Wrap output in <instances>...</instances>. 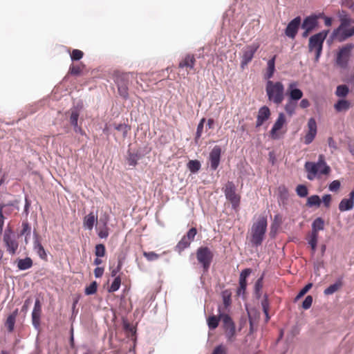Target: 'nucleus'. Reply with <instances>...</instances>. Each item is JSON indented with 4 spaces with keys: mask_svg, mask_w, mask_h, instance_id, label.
I'll list each match as a JSON object with an SVG mask.
<instances>
[{
    "mask_svg": "<svg viewBox=\"0 0 354 354\" xmlns=\"http://www.w3.org/2000/svg\"><path fill=\"white\" fill-rule=\"evenodd\" d=\"M286 94L288 98L284 106V110L289 116H292L295 114L298 101L303 97L304 93L298 87L297 82H292L289 84Z\"/></svg>",
    "mask_w": 354,
    "mask_h": 354,
    "instance_id": "obj_1",
    "label": "nucleus"
},
{
    "mask_svg": "<svg viewBox=\"0 0 354 354\" xmlns=\"http://www.w3.org/2000/svg\"><path fill=\"white\" fill-rule=\"evenodd\" d=\"M132 78H134V73L132 72L115 71L113 73V80L117 86L118 93L124 100L129 99V87Z\"/></svg>",
    "mask_w": 354,
    "mask_h": 354,
    "instance_id": "obj_2",
    "label": "nucleus"
},
{
    "mask_svg": "<svg viewBox=\"0 0 354 354\" xmlns=\"http://www.w3.org/2000/svg\"><path fill=\"white\" fill-rule=\"evenodd\" d=\"M329 32V30H323L309 37L308 51L310 53L315 51V61L316 62L320 59L322 54L324 43Z\"/></svg>",
    "mask_w": 354,
    "mask_h": 354,
    "instance_id": "obj_3",
    "label": "nucleus"
},
{
    "mask_svg": "<svg viewBox=\"0 0 354 354\" xmlns=\"http://www.w3.org/2000/svg\"><path fill=\"white\" fill-rule=\"evenodd\" d=\"M266 91L268 100L275 104H281L284 99V86L281 82L268 80Z\"/></svg>",
    "mask_w": 354,
    "mask_h": 354,
    "instance_id": "obj_4",
    "label": "nucleus"
},
{
    "mask_svg": "<svg viewBox=\"0 0 354 354\" xmlns=\"http://www.w3.org/2000/svg\"><path fill=\"white\" fill-rule=\"evenodd\" d=\"M267 230V220L266 218H260L252 226L251 243L254 247H258L262 244Z\"/></svg>",
    "mask_w": 354,
    "mask_h": 354,
    "instance_id": "obj_5",
    "label": "nucleus"
},
{
    "mask_svg": "<svg viewBox=\"0 0 354 354\" xmlns=\"http://www.w3.org/2000/svg\"><path fill=\"white\" fill-rule=\"evenodd\" d=\"M213 257L212 251L207 246H201L197 249L196 259L201 264L203 272H207L209 270Z\"/></svg>",
    "mask_w": 354,
    "mask_h": 354,
    "instance_id": "obj_6",
    "label": "nucleus"
},
{
    "mask_svg": "<svg viewBox=\"0 0 354 354\" xmlns=\"http://www.w3.org/2000/svg\"><path fill=\"white\" fill-rule=\"evenodd\" d=\"M236 185L232 181H227L223 187L225 198L230 202L233 209H236L241 202V196L236 193Z\"/></svg>",
    "mask_w": 354,
    "mask_h": 354,
    "instance_id": "obj_7",
    "label": "nucleus"
},
{
    "mask_svg": "<svg viewBox=\"0 0 354 354\" xmlns=\"http://www.w3.org/2000/svg\"><path fill=\"white\" fill-rule=\"evenodd\" d=\"M354 48V44L348 43L339 48L336 56V63L342 68H346L348 64V59L351 50Z\"/></svg>",
    "mask_w": 354,
    "mask_h": 354,
    "instance_id": "obj_8",
    "label": "nucleus"
},
{
    "mask_svg": "<svg viewBox=\"0 0 354 354\" xmlns=\"http://www.w3.org/2000/svg\"><path fill=\"white\" fill-rule=\"evenodd\" d=\"M3 241L6 247L7 252L11 255L15 254L18 248L19 243L10 228L5 230Z\"/></svg>",
    "mask_w": 354,
    "mask_h": 354,
    "instance_id": "obj_9",
    "label": "nucleus"
},
{
    "mask_svg": "<svg viewBox=\"0 0 354 354\" xmlns=\"http://www.w3.org/2000/svg\"><path fill=\"white\" fill-rule=\"evenodd\" d=\"M301 17L300 16L295 17L291 19L284 29V35L292 39H294L301 28Z\"/></svg>",
    "mask_w": 354,
    "mask_h": 354,
    "instance_id": "obj_10",
    "label": "nucleus"
},
{
    "mask_svg": "<svg viewBox=\"0 0 354 354\" xmlns=\"http://www.w3.org/2000/svg\"><path fill=\"white\" fill-rule=\"evenodd\" d=\"M259 47V46L258 44H252L246 46L243 49V55L241 62V68L242 69H244L245 67L248 64V63H250L252 61Z\"/></svg>",
    "mask_w": 354,
    "mask_h": 354,
    "instance_id": "obj_11",
    "label": "nucleus"
},
{
    "mask_svg": "<svg viewBox=\"0 0 354 354\" xmlns=\"http://www.w3.org/2000/svg\"><path fill=\"white\" fill-rule=\"evenodd\" d=\"M323 13L311 14L301 21V28H306L312 32L319 28V19L322 17Z\"/></svg>",
    "mask_w": 354,
    "mask_h": 354,
    "instance_id": "obj_12",
    "label": "nucleus"
},
{
    "mask_svg": "<svg viewBox=\"0 0 354 354\" xmlns=\"http://www.w3.org/2000/svg\"><path fill=\"white\" fill-rule=\"evenodd\" d=\"M41 304L40 300L37 298L35 301L34 308L32 312V324L34 328L38 332L40 331L41 323Z\"/></svg>",
    "mask_w": 354,
    "mask_h": 354,
    "instance_id": "obj_13",
    "label": "nucleus"
},
{
    "mask_svg": "<svg viewBox=\"0 0 354 354\" xmlns=\"http://www.w3.org/2000/svg\"><path fill=\"white\" fill-rule=\"evenodd\" d=\"M308 131L304 136V144L306 145L312 143L317 133V126L314 118H310L308 121Z\"/></svg>",
    "mask_w": 354,
    "mask_h": 354,
    "instance_id": "obj_14",
    "label": "nucleus"
},
{
    "mask_svg": "<svg viewBox=\"0 0 354 354\" xmlns=\"http://www.w3.org/2000/svg\"><path fill=\"white\" fill-rule=\"evenodd\" d=\"M33 236V250L37 253L39 257L44 260H48V254L44 248L41 245L39 240V235L38 233L34 230L32 232Z\"/></svg>",
    "mask_w": 354,
    "mask_h": 354,
    "instance_id": "obj_15",
    "label": "nucleus"
},
{
    "mask_svg": "<svg viewBox=\"0 0 354 354\" xmlns=\"http://www.w3.org/2000/svg\"><path fill=\"white\" fill-rule=\"evenodd\" d=\"M221 148L218 145H216L209 152V159L210 161V169L215 171L219 166L221 158Z\"/></svg>",
    "mask_w": 354,
    "mask_h": 354,
    "instance_id": "obj_16",
    "label": "nucleus"
},
{
    "mask_svg": "<svg viewBox=\"0 0 354 354\" xmlns=\"http://www.w3.org/2000/svg\"><path fill=\"white\" fill-rule=\"evenodd\" d=\"M286 123L285 114L283 112L279 113L278 118L274 122L271 130L270 131V136L273 140L279 139L277 132L279 131Z\"/></svg>",
    "mask_w": 354,
    "mask_h": 354,
    "instance_id": "obj_17",
    "label": "nucleus"
},
{
    "mask_svg": "<svg viewBox=\"0 0 354 354\" xmlns=\"http://www.w3.org/2000/svg\"><path fill=\"white\" fill-rule=\"evenodd\" d=\"M354 207V189L348 194V198H344L339 203V210L342 212L353 209Z\"/></svg>",
    "mask_w": 354,
    "mask_h": 354,
    "instance_id": "obj_18",
    "label": "nucleus"
},
{
    "mask_svg": "<svg viewBox=\"0 0 354 354\" xmlns=\"http://www.w3.org/2000/svg\"><path fill=\"white\" fill-rule=\"evenodd\" d=\"M271 115L268 106L264 105L259 109L255 127H260L266 121H267Z\"/></svg>",
    "mask_w": 354,
    "mask_h": 354,
    "instance_id": "obj_19",
    "label": "nucleus"
},
{
    "mask_svg": "<svg viewBox=\"0 0 354 354\" xmlns=\"http://www.w3.org/2000/svg\"><path fill=\"white\" fill-rule=\"evenodd\" d=\"M317 162L306 161L304 165V168L307 172V178L309 180H313L315 177L319 176L318 166Z\"/></svg>",
    "mask_w": 354,
    "mask_h": 354,
    "instance_id": "obj_20",
    "label": "nucleus"
},
{
    "mask_svg": "<svg viewBox=\"0 0 354 354\" xmlns=\"http://www.w3.org/2000/svg\"><path fill=\"white\" fill-rule=\"evenodd\" d=\"M97 222V212H91L84 217L83 227L85 230H91Z\"/></svg>",
    "mask_w": 354,
    "mask_h": 354,
    "instance_id": "obj_21",
    "label": "nucleus"
},
{
    "mask_svg": "<svg viewBox=\"0 0 354 354\" xmlns=\"http://www.w3.org/2000/svg\"><path fill=\"white\" fill-rule=\"evenodd\" d=\"M144 156L140 151L136 152H131L130 150L127 151V156L126 158L128 165L132 168L138 165V162Z\"/></svg>",
    "mask_w": 354,
    "mask_h": 354,
    "instance_id": "obj_22",
    "label": "nucleus"
},
{
    "mask_svg": "<svg viewBox=\"0 0 354 354\" xmlns=\"http://www.w3.org/2000/svg\"><path fill=\"white\" fill-rule=\"evenodd\" d=\"M317 164L318 166V173L319 176L320 175H328L330 174L331 169L330 166L326 163L323 155H320L319 156Z\"/></svg>",
    "mask_w": 354,
    "mask_h": 354,
    "instance_id": "obj_23",
    "label": "nucleus"
},
{
    "mask_svg": "<svg viewBox=\"0 0 354 354\" xmlns=\"http://www.w3.org/2000/svg\"><path fill=\"white\" fill-rule=\"evenodd\" d=\"M196 59L193 55L187 54L185 57L179 62L178 67L183 68L184 67L193 69L194 68Z\"/></svg>",
    "mask_w": 354,
    "mask_h": 354,
    "instance_id": "obj_24",
    "label": "nucleus"
},
{
    "mask_svg": "<svg viewBox=\"0 0 354 354\" xmlns=\"http://www.w3.org/2000/svg\"><path fill=\"white\" fill-rule=\"evenodd\" d=\"M342 279V277L337 278L334 283L330 285L324 290V294L325 295H330L337 292L343 285Z\"/></svg>",
    "mask_w": 354,
    "mask_h": 354,
    "instance_id": "obj_25",
    "label": "nucleus"
},
{
    "mask_svg": "<svg viewBox=\"0 0 354 354\" xmlns=\"http://www.w3.org/2000/svg\"><path fill=\"white\" fill-rule=\"evenodd\" d=\"M324 220L322 217L316 218L312 223L311 234L318 235V232L324 230Z\"/></svg>",
    "mask_w": 354,
    "mask_h": 354,
    "instance_id": "obj_26",
    "label": "nucleus"
},
{
    "mask_svg": "<svg viewBox=\"0 0 354 354\" xmlns=\"http://www.w3.org/2000/svg\"><path fill=\"white\" fill-rule=\"evenodd\" d=\"M17 262L18 269L22 271L30 268L33 265L32 259L28 257H26L24 259H18Z\"/></svg>",
    "mask_w": 354,
    "mask_h": 354,
    "instance_id": "obj_27",
    "label": "nucleus"
},
{
    "mask_svg": "<svg viewBox=\"0 0 354 354\" xmlns=\"http://www.w3.org/2000/svg\"><path fill=\"white\" fill-rule=\"evenodd\" d=\"M78 118L79 116H77L76 113H74L73 115H70V124L76 133H79L81 136H86L83 129L78 126Z\"/></svg>",
    "mask_w": 354,
    "mask_h": 354,
    "instance_id": "obj_28",
    "label": "nucleus"
},
{
    "mask_svg": "<svg viewBox=\"0 0 354 354\" xmlns=\"http://www.w3.org/2000/svg\"><path fill=\"white\" fill-rule=\"evenodd\" d=\"M354 35V26L351 28H344L342 29L339 35L338 36V41L339 42H343L346 41L347 39L353 37Z\"/></svg>",
    "mask_w": 354,
    "mask_h": 354,
    "instance_id": "obj_29",
    "label": "nucleus"
},
{
    "mask_svg": "<svg viewBox=\"0 0 354 354\" xmlns=\"http://www.w3.org/2000/svg\"><path fill=\"white\" fill-rule=\"evenodd\" d=\"M100 223H102V227H99L97 235L100 239H106L109 236V227H107V219L100 218Z\"/></svg>",
    "mask_w": 354,
    "mask_h": 354,
    "instance_id": "obj_30",
    "label": "nucleus"
},
{
    "mask_svg": "<svg viewBox=\"0 0 354 354\" xmlns=\"http://www.w3.org/2000/svg\"><path fill=\"white\" fill-rule=\"evenodd\" d=\"M218 311H219L218 316L223 322V327L225 329L227 328H230V327H232V326H235L232 319L228 314L223 313L221 312L220 307L218 308Z\"/></svg>",
    "mask_w": 354,
    "mask_h": 354,
    "instance_id": "obj_31",
    "label": "nucleus"
},
{
    "mask_svg": "<svg viewBox=\"0 0 354 354\" xmlns=\"http://www.w3.org/2000/svg\"><path fill=\"white\" fill-rule=\"evenodd\" d=\"M339 19L341 24L337 28H340L341 30L344 28L348 27L351 24V19L344 10H342V12L339 15Z\"/></svg>",
    "mask_w": 354,
    "mask_h": 354,
    "instance_id": "obj_32",
    "label": "nucleus"
},
{
    "mask_svg": "<svg viewBox=\"0 0 354 354\" xmlns=\"http://www.w3.org/2000/svg\"><path fill=\"white\" fill-rule=\"evenodd\" d=\"M275 59L276 55H274L272 58H270L267 63V73L266 74V78L270 79L272 77L274 71H275Z\"/></svg>",
    "mask_w": 354,
    "mask_h": 354,
    "instance_id": "obj_33",
    "label": "nucleus"
},
{
    "mask_svg": "<svg viewBox=\"0 0 354 354\" xmlns=\"http://www.w3.org/2000/svg\"><path fill=\"white\" fill-rule=\"evenodd\" d=\"M191 242L184 236L175 246V251L180 254L183 250L190 246Z\"/></svg>",
    "mask_w": 354,
    "mask_h": 354,
    "instance_id": "obj_34",
    "label": "nucleus"
},
{
    "mask_svg": "<svg viewBox=\"0 0 354 354\" xmlns=\"http://www.w3.org/2000/svg\"><path fill=\"white\" fill-rule=\"evenodd\" d=\"M187 167L192 174H196L201 168V163L198 160H191L187 162Z\"/></svg>",
    "mask_w": 354,
    "mask_h": 354,
    "instance_id": "obj_35",
    "label": "nucleus"
},
{
    "mask_svg": "<svg viewBox=\"0 0 354 354\" xmlns=\"http://www.w3.org/2000/svg\"><path fill=\"white\" fill-rule=\"evenodd\" d=\"M261 307L263 312L265 315L266 321L268 322L270 319V315H269V301H268V296L267 294H265L263 295V298L261 300Z\"/></svg>",
    "mask_w": 354,
    "mask_h": 354,
    "instance_id": "obj_36",
    "label": "nucleus"
},
{
    "mask_svg": "<svg viewBox=\"0 0 354 354\" xmlns=\"http://www.w3.org/2000/svg\"><path fill=\"white\" fill-rule=\"evenodd\" d=\"M349 107H350L349 101L344 100V99L339 100L334 105V108L337 112L346 111V110L348 109Z\"/></svg>",
    "mask_w": 354,
    "mask_h": 354,
    "instance_id": "obj_37",
    "label": "nucleus"
},
{
    "mask_svg": "<svg viewBox=\"0 0 354 354\" xmlns=\"http://www.w3.org/2000/svg\"><path fill=\"white\" fill-rule=\"evenodd\" d=\"M322 201L320 197L317 194H314L308 198L306 201V206L308 207H313L314 206L319 207Z\"/></svg>",
    "mask_w": 354,
    "mask_h": 354,
    "instance_id": "obj_38",
    "label": "nucleus"
},
{
    "mask_svg": "<svg viewBox=\"0 0 354 354\" xmlns=\"http://www.w3.org/2000/svg\"><path fill=\"white\" fill-rule=\"evenodd\" d=\"M349 93V88L346 84H340L337 86L335 95L340 97H345Z\"/></svg>",
    "mask_w": 354,
    "mask_h": 354,
    "instance_id": "obj_39",
    "label": "nucleus"
},
{
    "mask_svg": "<svg viewBox=\"0 0 354 354\" xmlns=\"http://www.w3.org/2000/svg\"><path fill=\"white\" fill-rule=\"evenodd\" d=\"M84 108V103L82 100H78L70 109L71 115H73L74 113L77 114V116H80V111Z\"/></svg>",
    "mask_w": 354,
    "mask_h": 354,
    "instance_id": "obj_40",
    "label": "nucleus"
},
{
    "mask_svg": "<svg viewBox=\"0 0 354 354\" xmlns=\"http://www.w3.org/2000/svg\"><path fill=\"white\" fill-rule=\"evenodd\" d=\"M113 127L115 130L119 131H122V136L124 138H126L128 134V131L131 129V126L124 124H113Z\"/></svg>",
    "mask_w": 354,
    "mask_h": 354,
    "instance_id": "obj_41",
    "label": "nucleus"
},
{
    "mask_svg": "<svg viewBox=\"0 0 354 354\" xmlns=\"http://www.w3.org/2000/svg\"><path fill=\"white\" fill-rule=\"evenodd\" d=\"M296 194L300 198H305L308 194V189L306 185L304 184H299L296 187Z\"/></svg>",
    "mask_w": 354,
    "mask_h": 354,
    "instance_id": "obj_42",
    "label": "nucleus"
},
{
    "mask_svg": "<svg viewBox=\"0 0 354 354\" xmlns=\"http://www.w3.org/2000/svg\"><path fill=\"white\" fill-rule=\"evenodd\" d=\"M121 285V278L120 276H117L113 279L111 285L108 288L109 292H114L119 290Z\"/></svg>",
    "mask_w": 354,
    "mask_h": 354,
    "instance_id": "obj_43",
    "label": "nucleus"
},
{
    "mask_svg": "<svg viewBox=\"0 0 354 354\" xmlns=\"http://www.w3.org/2000/svg\"><path fill=\"white\" fill-rule=\"evenodd\" d=\"M313 283H308L306 284L297 293L295 298V301H297L300 299L301 297H303L313 287Z\"/></svg>",
    "mask_w": 354,
    "mask_h": 354,
    "instance_id": "obj_44",
    "label": "nucleus"
},
{
    "mask_svg": "<svg viewBox=\"0 0 354 354\" xmlns=\"http://www.w3.org/2000/svg\"><path fill=\"white\" fill-rule=\"evenodd\" d=\"M122 326L125 332L129 333L132 337L136 335V328L131 325L127 320L123 319Z\"/></svg>",
    "mask_w": 354,
    "mask_h": 354,
    "instance_id": "obj_45",
    "label": "nucleus"
},
{
    "mask_svg": "<svg viewBox=\"0 0 354 354\" xmlns=\"http://www.w3.org/2000/svg\"><path fill=\"white\" fill-rule=\"evenodd\" d=\"M221 297L223 299L225 307L227 308L231 304V292L229 290H225L221 292Z\"/></svg>",
    "mask_w": 354,
    "mask_h": 354,
    "instance_id": "obj_46",
    "label": "nucleus"
},
{
    "mask_svg": "<svg viewBox=\"0 0 354 354\" xmlns=\"http://www.w3.org/2000/svg\"><path fill=\"white\" fill-rule=\"evenodd\" d=\"M97 290V283L95 281H92L89 286H86L84 289L86 295H93Z\"/></svg>",
    "mask_w": 354,
    "mask_h": 354,
    "instance_id": "obj_47",
    "label": "nucleus"
},
{
    "mask_svg": "<svg viewBox=\"0 0 354 354\" xmlns=\"http://www.w3.org/2000/svg\"><path fill=\"white\" fill-rule=\"evenodd\" d=\"M220 317H217L215 315L209 316L207 319V325L209 329H215L219 323Z\"/></svg>",
    "mask_w": 354,
    "mask_h": 354,
    "instance_id": "obj_48",
    "label": "nucleus"
},
{
    "mask_svg": "<svg viewBox=\"0 0 354 354\" xmlns=\"http://www.w3.org/2000/svg\"><path fill=\"white\" fill-rule=\"evenodd\" d=\"M80 297H76L75 298H73V304H72V309H71V316L70 317V320L72 322H74L75 319V317L78 313V310L76 308V306L79 302Z\"/></svg>",
    "mask_w": 354,
    "mask_h": 354,
    "instance_id": "obj_49",
    "label": "nucleus"
},
{
    "mask_svg": "<svg viewBox=\"0 0 354 354\" xmlns=\"http://www.w3.org/2000/svg\"><path fill=\"white\" fill-rule=\"evenodd\" d=\"M318 236V235L310 234L309 239L308 241V243L310 245L311 250L313 253H315L317 250Z\"/></svg>",
    "mask_w": 354,
    "mask_h": 354,
    "instance_id": "obj_50",
    "label": "nucleus"
},
{
    "mask_svg": "<svg viewBox=\"0 0 354 354\" xmlns=\"http://www.w3.org/2000/svg\"><path fill=\"white\" fill-rule=\"evenodd\" d=\"M106 253V248L104 244L99 243L95 247V255L97 257H103Z\"/></svg>",
    "mask_w": 354,
    "mask_h": 354,
    "instance_id": "obj_51",
    "label": "nucleus"
},
{
    "mask_svg": "<svg viewBox=\"0 0 354 354\" xmlns=\"http://www.w3.org/2000/svg\"><path fill=\"white\" fill-rule=\"evenodd\" d=\"M84 56V53L78 49H73L71 53V59L73 62L80 61Z\"/></svg>",
    "mask_w": 354,
    "mask_h": 354,
    "instance_id": "obj_52",
    "label": "nucleus"
},
{
    "mask_svg": "<svg viewBox=\"0 0 354 354\" xmlns=\"http://www.w3.org/2000/svg\"><path fill=\"white\" fill-rule=\"evenodd\" d=\"M13 203H9L8 204H1L0 205V234H1L3 231V224H4V216L3 214V209L6 206H13Z\"/></svg>",
    "mask_w": 354,
    "mask_h": 354,
    "instance_id": "obj_53",
    "label": "nucleus"
},
{
    "mask_svg": "<svg viewBox=\"0 0 354 354\" xmlns=\"http://www.w3.org/2000/svg\"><path fill=\"white\" fill-rule=\"evenodd\" d=\"M15 322L16 319L12 316H8L7 317L5 326L7 327L8 331L9 333H12L14 330Z\"/></svg>",
    "mask_w": 354,
    "mask_h": 354,
    "instance_id": "obj_54",
    "label": "nucleus"
},
{
    "mask_svg": "<svg viewBox=\"0 0 354 354\" xmlns=\"http://www.w3.org/2000/svg\"><path fill=\"white\" fill-rule=\"evenodd\" d=\"M143 256L147 259L148 261H155L158 260L160 255L155 252H143Z\"/></svg>",
    "mask_w": 354,
    "mask_h": 354,
    "instance_id": "obj_55",
    "label": "nucleus"
},
{
    "mask_svg": "<svg viewBox=\"0 0 354 354\" xmlns=\"http://www.w3.org/2000/svg\"><path fill=\"white\" fill-rule=\"evenodd\" d=\"M252 272V270L251 268L243 269L240 273L239 281L247 282V278L250 275Z\"/></svg>",
    "mask_w": 354,
    "mask_h": 354,
    "instance_id": "obj_56",
    "label": "nucleus"
},
{
    "mask_svg": "<svg viewBox=\"0 0 354 354\" xmlns=\"http://www.w3.org/2000/svg\"><path fill=\"white\" fill-rule=\"evenodd\" d=\"M205 122V118H202L199 123L198 124L196 136H195V140H197L201 137L203 127H204V122Z\"/></svg>",
    "mask_w": 354,
    "mask_h": 354,
    "instance_id": "obj_57",
    "label": "nucleus"
},
{
    "mask_svg": "<svg viewBox=\"0 0 354 354\" xmlns=\"http://www.w3.org/2000/svg\"><path fill=\"white\" fill-rule=\"evenodd\" d=\"M265 277V272H263L261 276L257 279L254 283V292H259L261 290L263 287V281Z\"/></svg>",
    "mask_w": 354,
    "mask_h": 354,
    "instance_id": "obj_58",
    "label": "nucleus"
},
{
    "mask_svg": "<svg viewBox=\"0 0 354 354\" xmlns=\"http://www.w3.org/2000/svg\"><path fill=\"white\" fill-rule=\"evenodd\" d=\"M313 298L311 295H308L305 297L304 300L302 301L301 307L304 310L309 309L313 304Z\"/></svg>",
    "mask_w": 354,
    "mask_h": 354,
    "instance_id": "obj_59",
    "label": "nucleus"
},
{
    "mask_svg": "<svg viewBox=\"0 0 354 354\" xmlns=\"http://www.w3.org/2000/svg\"><path fill=\"white\" fill-rule=\"evenodd\" d=\"M247 284H248V282L239 281V286L236 291V294L238 296L243 297L245 292L246 290V288H247Z\"/></svg>",
    "mask_w": 354,
    "mask_h": 354,
    "instance_id": "obj_60",
    "label": "nucleus"
},
{
    "mask_svg": "<svg viewBox=\"0 0 354 354\" xmlns=\"http://www.w3.org/2000/svg\"><path fill=\"white\" fill-rule=\"evenodd\" d=\"M196 234H197L196 228L192 227L188 230L186 235H184V236L187 237V239L191 242V241H194Z\"/></svg>",
    "mask_w": 354,
    "mask_h": 354,
    "instance_id": "obj_61",
    "label": "nucleus"
},
{
    "mask_svg": "<svg viewBox=\"0 0 354 354\" xmlns=\"http://www.w3.org/2000/svg\"><path fill=\"white\" fill-rule=\"evenodd\" d=\"M340 186V182L338 180H334L328 185V189L330 192H337Z\"/></svg>",
    "mask_w": 354,
    "mask_h": 354,
    "instance_id": "obj_62",
    "label": "nucleus"
},
{
    "mask_svg": "<svg viewBox=\"0 0 354 354\" xmlns=\"http://www.w3.org/2000/svg\"><path fill=\"white\" fill-rule=\"evenodd\" d=\"M340 32H341L340 28H337L334 29L333 30L331 35H330L329 38L328 39L327 42L328 44H330L335 39H337L338 40V36L339 35Z\"/></svg>",
    "mask_w": 354,
    "mask_h": 354,
    "instance_id": "obj_63",
    "label": "nucleus"
},
{
    "mask_svg": "<svg viewBox=\"0 0 354 354\" xmlns=\"http://www.w3.org/2000/svg\"><path fill=\"white\" fill-rule=\"evenodd\" d=\"M340 32H341L340 28H337L334 29L333 30L331 35H330L329 38L328 39L327 42L328 44H330L335 39H337L338 40V36L339 35Z\"/></svg>",
    "mask_w": 354,
    "mask_h": 354,
    "instance_id": "obj_64",
    "label": "nucleus"
}]
</instances>
